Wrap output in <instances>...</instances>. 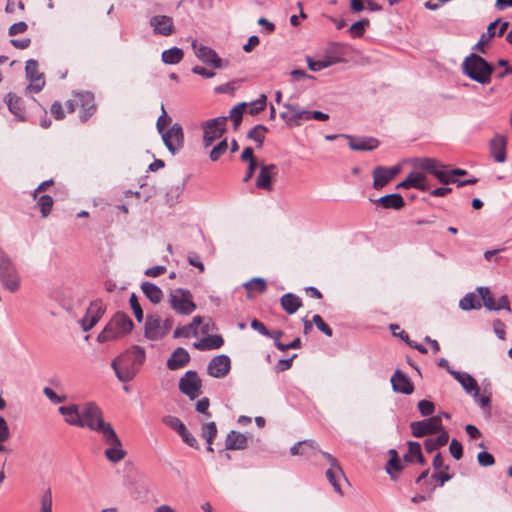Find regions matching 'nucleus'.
Masks as SVG:
<instances>
[{
	"label": "nucleus",
	"instance_id": "nucleus-4",
	"mask_svg": "<svg viewBox=\"0 0 512 512\" xmlns=\"http://www.w3.org/2000/svg\"><path fill=\"white\" fill-rule=\"evenodd\" d=\"M134 327L132 320L123 312H117L106 324L105 328L98 334L97 341L100 343L116 340L129 334Z\"/></svg>",
	"mask_w": 512,
	"mask_h": 512
},
{
	"label": "nucleus",
	"instance_id": "nucleus-28",
	"mask_svg": "<svg viewBox=\"0 0 512 512\" xmlns=\"http://www.w3.org/2000/svg\"><path fill=\"white\" fill-rule=\"evenodd\" d=\"M58 411L68 424L81 427L82 406L75 404L60 406Z\"/></svg>",
	"mask_w": 512,
	"mask_h": 512
},
{
	"label": "nucleus",
	"instance_id": "nucleus-37",
	"mask_svg": "<svg viewBox=\"0 0 512 512\" xmlns=\"http://www.w3.org/2000/svg\"><path fill=\"white\" fill-rule=\"evenodd\" d=\"M439 432L440 434L436 438H429L425 440L424 446L428 453H432L433 451L447 444L449 440L448 432L443 429Z\"/></svg>",
	"mask_w": 512,
	"mask_h": 512
},
{
	"label": "nucleus",
	"instance_id": "nucleus-38",
	"mask_svg": "<svg viewBox=\"0 0 512 512\" xmlns=\"http://www.w3.org/2000/svg\"><path fill=\"white\" fill-rule=\"evenodd\" d=\"M406 184L408 189L415 188L421 191H426L428 189L426 185V177L421 172H411L406 178Z\"/></svg>",
	"mask_w": 512,
	"mask_h": 512
},
{
	"label": "nucleus",
	"instance_id": "nucleus-61",
	"mask_svg": "<svg viewBox=\"0 0 512 512\" xmlns=\"http://www.w3.org/2000/svg\"><path fill=\"white\" fill-rule=\"evenodd\" d=\"M478 463L481 466H491L495 463V459L492 454L486 451H482L477 455Z\"/></svg>",
	"mask_w": 512,
	"mask_h": 512
},
{
	"label": "nucleus",
	"instance_id": "nucleus-53",
	"mask_svg": "<svg viewBox=\"0 0 512 512\" xmlns=\"http://www.w3.org/2000/svg\"><path fill=\"white\" fill-rule=\"evenodd\" d=\"M418 410L421 413L422 416L428 417L432 416L435 410L434 403L429 400H420L418 402Z\"/></svg>",
	"mask_w": 512,
	"mask_h": 512
},
{
	"label": "nucleus",
	"instance_id": "nucleus-23",
	"mask_svg": "<svg viewBox=\"0 0 512 512\" xmlns=\"http://www.w3.org/2000/svg\"><path fill=\"white\" fill-rule=\"evenodd\" d=\"M391 385L395 392L410 395L414 391V385L407 374L397 369L391 377Z\"/></svg>",
	"mask_w": 512,
	"mask_h": 512
},
{
	"label": "nucleus",
	"instance_id": "nucleus-36",
	"mask_svg": "<svg viewBox=\"0 0 512 512\" xmlns=\"http://www.w3.org/2000/svg\"><path fill=\"white\" fill-rule=\"evenodd\" d=\"M280 117L290 126H300L303 122L311 120V111L300 109L298 112H281Z\"/></svg>",
	"mask_w": 512,
	"mask_h": 512
},
{
	"label": "nucleus",
	"instance_id": "nucleus-14",
	"mask_svg": "<svg viewBox=\"0 0 512 512\" xmlns=\"http://www.w3.org/2000/svg\"><path fill=\"white\" fill-rule=\"evenodd\" d=\"M106 306L102 300H94L90 303L84 317L81 319V327L83 331L91 330L98 321L103 317Z\"/></svg>",
	"mask_w": 512,
	"mask_h": 512
},
{
	"label": "nucleus",
	"instance_id": "nucleus-11",
	"mask_svg": "<svg viewBox=\"0 0 512 512\" xmlns=\"http://www.w3.org/2000/svg\"><path fill=\"white\" fill-rule=\"evenodd\" d=\"M162 140L168 151L175 155L184 147V132L179 123H174L169 129L161 133Z\"/></svg>",
	"mask_w": 512,
	"mask_h": 512
},
{
	"label": "nucleus",
	"instance_id": "nucleus-34",
	"mask_svg": "<svg viewBox=\"0 0 512 512\" xmlns=\"http://www.w3.org/2000/svg\"><path fill=\"white\" fill-rule=\"evenodd\" d=\"M224 340L221 335H208L193 343L194 348L200 351L215 350L223 346Z\"/></svg>",
	"mask_w": 512,
	"mask_h": 512
},
{
	"label": "nucleus",
	"instance_id": "nucleus-9",
	"mask_svg": "<svg viewBox=\"0 0 512 512\" xmlns=\"http://www.w3.org/2000/svg\"><path fill=\"white\" fill-rule=\"evenodd\" d=\"M171 308L178 314L189 315L196 309L189 290H172L169 296Z\"/></svg>",
	"mask_w": 512,
	"mask_h": 512
},
{
	"label": "nucleus",
	"instance_id": "nucleus-46",
	"mask_svg": "<svg viewBox=\"0 0 512 512\" xmlns=\"http://www.w3.org/2000/svg\"><path fill=\"white\" fill-rule=\"evenodd\" d=\"M369 20L368 19H361L351 25L349 28V32L352 37L359 38L363 36V34L366 31V28L369 27Z\"/></svg>",
	"mask_w": 512,
	"mask_h": 512
},
{
	"label": "nucleus",
	"instance_id": "nucleus-35",
	"mask_svg": "<svg viewBox=\"0 0 512 512\" xmlns=\"http://www.w3.org/2000/svg\"><path fill=\"white\" fill-rule=\"evenodd\" d=\"M202 323L201 316H194L192 321L184 326L177 327L174 330V338H190L198 334V328Z\"/></svg>",
	"mask_w": 512,
	"mask_h": 512
},
{
	"label": "nucleus",
	"instance_id": "nucleus-58",
	"mask_svg": "<svg viewBox=\"0 0 512 512\" xmlns=\"http://www.w3.org/2000/svg\"><path fill=\"white\" fill-rule=\"evenodd\" d=\"M178 434L181 436L183 442L188 446L195 449L199 448L196 438L187 430L186 426Z\"/></svg>",
	"mask_w": 512,
	"mask_h": 512
},
{
	"label": "nucleus",
	"instance_id": "nucleus-43",
	"mask_svg": "<svg viewBox=\"0 0 512 512\" xmlns=\"http://www.w3.org/2000/svg\"><path fill=\"white\" fill-rule=\"evenodd\" d=\"M390 459L386 464V472L390 475L391 479H396V475L394 472H400L402 470V465L400 463L398 453L395 449L389 450Z\"/></svg>",
	"mask_w": 512,
	"mask_h": 512
},
{
	"label": "nucleus",
	"instance_id": "nucleus-8",
	"mask_svg": "<svg viewBox=\"0 0 512 512\" xmlns=\"http://www.w3.org/2000/svg\"><path fill=\"white\" fill-rule=\"evenodd\" d=\"M0 280L6 288H17L20 282V276L13 262L0 247Z\"/></svg>",
	"mask_w": 512,
	"mask_h": 512
},
{
	"label": "nucleus",
	"instance_id": "nucleus-27",
	"mask_svg": "<svg viewBox=\"0 0 512 512\" xmlns=\"http://www.w3.org/2000/svg\"><path fill=\"white\" fill-rule=\"evenodd\" d=\"M5 103L8 106L9 111L19 121L26 120V111L23 105V100L14 93H8L5 97Z\"/></svg>",
	"mask_w": 512,
	"mask_h": 512
},
{
	"label": "nucleus",
	"instance_id": "nucleus-49",
	"mask_svg": "<svg viewBox=\"0 0 512 512\" xmlns=\"http://www.w3.org/2000/svg\"><path fill=\"white\" fill-rule=\"evenodd\" d=\"M228 143L227 139L221 140L210 152V159L212 161H217L219 158L227 151Z\"/></svg>",
	"mask_w": 512,
	"mask_h": 512
},
{
	"label": "nucleus",
	"instance_id": "nucleus-16",
	"mask_svg": "<svg viewBox=\"0 0 512 512\" xmlns=\"http://www.w3.org/2000/svg\"><path fill=\"white\" fill-rule=\"evenodd\" d=\"M417 168L427 171L434 175L442 184H449L450 177L446 171V166L439 163L434 158H420L417 162Z\"/></svg>",
	"mask_w": 512,
	"mask_h": 512
},
{
	"label": "nucleus",
	"instance_id": "nucleus-31",
	"mask_svg": "<svg viewBox=\"0 0 512 512\" xmlns=\"http://www.w3.org/2000/svg\"><path fill=\"white\" fill-rule=\"evenodd\" d=\"M454 378L462 385L467 393H472L474 397L479 396V386L477 381L468 373L451 371Z\"/></svg>",
	"mask_w": 512,
	"mask_h": 512
},
{
	"label": "nucleus",
	"instance_id": "nucleus-24",
	"mask_svg": "<svg viewBox=\"0 0 512 512\" xmlns=\"http://www.w3.org/2000/svg\"><path fill=\"white\" fill-rule=\"evenodd\" d=\"M508 139L506 136L496 134L490 141V153L498 163L506 161V147Z\"/></svg>",
	"mask_w": 512,
	"mask_h": 512
},
{
	"label": "nucleus",
	"instance_id": "nucleus-41",
	"mask_svg": "<svg viewBox=\"0 0 512 512\" xmlns=\"http://www.w3.org/2000/svg\"><path fill=\"white\" fill-rule=\"evenodd\" d=\"M184 57L183 50L178 47H172L162 52V61L165 64L174 65L182 61Z\"/></svg>",
	"mask_w": 512,
	"mask_h": 512
},
{
	"label": "nucleus",
	"instance_id": "nucleus-47",
	"mask_svg": "<svg viewBox=\"0 0 512 512\" xmlns=\"http://www.w3.org/2000/svg\"><path fill=\"white\" fill-rule=\"evenodd\" d=\"M408 452L404 455L403 459L407 463H413L417 455H419L421 450V445L419 442L409 441L408 443Z\"/></svg>",
	"mask_w": 512,
	"mask_h": 512
},
{
	"label": "nucleus",
	"instance_id": "nucleus-19",
	"mask_svg": "<svg viewBox=\"0 0 512 512\" xmlns=\"http://www.w3.org/2000/svg\"><path fill=\"white\" fill-rule=\"evenodd\" d=\"M25 72L27 78L30 80L27 89L35 93L40 92L45 86V80L43 74L38 70V62L34 59H29L26 62Z\"/></svg>",
	"mask_w": 512,
	"mask_h": 512
},
{
	"label": "nucleus",
	"instance_id": "nucleus-62",
	"mask_svg": "<svg viewBox=\"0 0 512 512\" xmlns=\"http://www.w3.org/2000/svg\"><path fill=\"white\" fill-rule=\"evenodd\" d=\"M43 393L52 403L55 404L62 403L66 400L65 395L59 396L49 387H44Z\"/></svg>",
	"mask_w": 512,
	"mask_h": 512
},
{
	"label": "nucleus",
	"instance_id": "nucleus-15",
	"mask_svg": "<svg viewBox=\"0 0 512 512\" xmlns=\"http://www.w3.org/2000/svg\"><path fill=\"white\" fill-rule=\"evenodd\" d=\"M321 455L327 459L330 464V468L326 471V478L329 483L333 486L336 493L343 495L339 481L341 479L348 481L341 466L335 457L328 452H321Z\"/></svg>",
	"mask_w": 512,
	"mask_h": 512
},
{
	"label": "nucleus",
	"instance_id": "nucleus-25",
	"mask_svg": "<svg viewBox=\"0 0 512 512\" xmlns=\"http://www.w3.org/2000/svg\"><path fill=\"white\" fill-rule=\"evenodd\" d=\"M321 452L317 442L311 439L299 441L290 448L291 455H301L307 458L313 457L318 453L321 454Z\"/></svg>",
	"mask_w": 512,
	"mask_h": 512
},
{
	"label": "nucleus",
	"instance_id": "nucleus-54",
	"mask_svg": "<svg viewBox=\"0 0 512 512\" xmlns=\"http://www.w3.org/2000/svg\"><path fill=\"white\" fill-rule=\"evenodd\" d=\"M10 437V431L4 417L0 416V452L5 450L3 443Z\"/></svg>",
	"mask_w": 512,
	"mask_h": 512
},
{
	"label": "nucleus",
	"instance_id": "nucleus-40",
	"mask_svg": "<svg viewBox=\"0 0 512 512\" xmlns=\"http://www.w3.org/2000/svg\"><path fill=\"white\" fill-rule=\"evenodd\" d=\"M217 426L215 422L204 423L201 427V436L207 442V451L213 452V439L217 435Z\"/></svg>",
	"mask_w": 512,
	"mask_h": 512
},
{
	"label": "nucleus",
	"instance_id": "nucleus-18",
	"mask_svg": "<svg viewBox=\"0 0 512 512\" xmlns=\"http://www.w3.org/2000/svg\"><path fill=\"white\" fill-rule=\"evenodd\" d=\"M201 380L195 371H187L179 381L180 391L191 400L199 396Z\"/></svg>",
	"mask_w": 512,
	"mask_h": 512
},
{
	"label": "nucleus",
	"instance_id": "nucleus-26",
	"mask_svg": "<svg viewBox=\"0 0 512 512\" xmlns=\"http://www.w3.org/2000/svg\"><path fill=\"white\" fill-rule=\"evenodd\" d=\"M322 59L330 67L335 64H339L345 61V48L340 43L331 44L325 51Z\"/></svg>",
	"mask_w": 512,
	"mask_h": 512
},
{
	"label": "nucleus",
	"instance_id": "nucleus-13",
	"mask_svg": "<svg viewBox=\"0 0 512 512\" xmlns=\"http://www.w3.org/2000/svg\"><path fill=\"white\" fill-rule=\"evenodd\" d=\"M192 48L196 57L205 64L211 65L217 69L228 65V62H225V64L223 63V60L218 56L214 49L198 43L197 40L192 42Z\"/></svg>",
	"mask_w": 512,
	"mask_h": 512
},
{
	"label": "nucleus",
	"instance_id": "nucleus-51",
	"mask_svg": "<svg viewBox=\"0 0 512 512\" xmlns=\"http://www.w3.org/2000/svg\"><path fill=\"white\" fill-rule=\"evenodd\" d=\"M266 96L262 94L257 100L253 101L249 105V113L251 115H256L260 112H262L266 107Z\"/></svg>",
	"mask_w": 512,
	"mask_h": 512
},
{
	"label": "nucleus",
	"instance_id": "nucleus-32",
	"mask_svg": "<svg viewBox=\"0 0 512 512\" xmlns=\"http://www.w3.org/2000/svg\"><path fill=\"white\" fill-rule=\"evenodd\" d=\"M189 361L190 355L188 351L182 347H178L167 360V367L170 370H178L183 368Z\"/></svg>",
	"mask_w": 512,
	"mask_h": 512
},
{
	"label": "nucleus",
	"instance_id": "nucleus-39",
	"mask_svg": "<svg viewBox=\"0 0 512 512\" xmlns=\"http://www.w3.org/2000/svg\"><path fill=\"white\" fill-rule=\"evenodd\" d=\"M281 305L288 314H294L301 306V300L297 295L287 293L281 297Z\"/></svg>",
	"mask_w": 512,
	"mask_h": 512
},
{
	"label": "nucleus",
	"instance_id": "nucleus-17",
	"mask_svg": "<svg viewBox=\"0 0 512 512\" xmlns=\"http://www.w3.org/2000/svg\"><path fill=\"white\" fill-rule=\"evenodd\" d=\"M401 171L399 165L393 167L377 166L372 171L373 188L380 190L390 183Z\"/></svg>",
	"mask_w": 512,
	"mask_h": 512
},
{
	"label": "nucleus",
	"instance_id": "nucleus-5",
	"mask_svg": "<svg viewBox=\"0 0 512 512\" xmlns=\"http://www.w3.org/2000/svg\"><path fill=\"white\" fill-rule=\"evenodd\" d=\"M463 70L472 80L486 85L491 82L494 67L477 54H470L463 62Z\"/></svg>",
	"mask_w": 512,
	"mask_h": 512
},
{
	"label": "nucleus",
	"instance_id": "nucleus-64",
	"mask_svg": "<svg viewBox=\"0 0 512 512\" xmlns=\"http://www.w3.org/2000/svg\"><path fill=\"white\" fill-rule=\"evenodd\" d=\"M209 405H210V402H209V399L207 397H204V398H201L200 400L197 401L196 403V410L201 413V414H204L206 415L207 417H210L211 414L209 413L208 409H209Z\"/></svg>",
	"mask_w": 512,
	"mask_h": 512
},
{
	"label": "nucleus",
	"instance_id": "nucleus-44",
	"mask_svg": "<svg viewBox=\"0 0 512 512\" xmlns=\"http://www.w3.org/2000/svg\"><path fill=\"white\" fill-rule=\"evenodd\" d=\"M267 132V128L264 125H256L254 126L247 134V137L255 142H257L258 147H262L265 135Z\"/></svg>",
	"mask_w": 512,
	"mask_h": 512
},
{
	"label": "nucleus",
	"instance_id": "nucleus-1",
	"mask_svg": "<svg viewBox=\"0 0 512 512\" xmlns=\"http://www.w3.org/2000/svg\"><path fill=\"white\" fill-rule=\"evenodd\" d=\"M81 427L88 428L99 434L103 442L108 446L104 455L108 461L118 463L126 456L121 440L113 426L104 420L102 410L94 403L87 402L82 405Z\"/></svg>",
	"mask_w": 512,
	"mask_h": 512
},
{
	"label": "nucleus",
	"instance_id": "nucleus-55",
	"mask_svg": "<svg viewBox=\"0 0 512 512\" xmlns=\"http://www.w3.org/2000/svg\"><path fill=\"white\" fill-rule=\"evenodd\" d=\"M162 114L157 119L156 127L158 132L161 134L165 130V128L170 124L171 118L167 115L164 105H161Z\"/></svg>",
	"mask_w": 512,
	"mask_h": 512
},
{
	"label": "nucleus",
	"instance_id": "nucleus-21",
	"mask_svg": "<svg viewBox=\"0 0 512 512\" xmlns=\"http://www.w3.org/2000/svg\"><path fill=\"white\" fill-rule=\"evenodd\" d=\"M154 34L161 36H170L174 33V21L172 17L167 15H155L149 21Z\"/></svg>",
	"mask_w": 512,
	"mask_h": 512
},
{
	"label": "nucleus",
	"instance_id": "nucleus-7",
	"mask_svg": "<svg viewBox=\"0 0 512 512\" xmlns=\"http://www.w3.org/2000/svg\"><path fill=\"white\" fill-rule=\"evenodd\" d=\"M173 319L161 320L158 315H148L144 326V336L150 341H160L173 327Z\"/></svg>",
	"mask_w": 512,
	"mask_h": 512
},
{
	"label": "nucleus",
	"instance_id": "nucleus-20",
	"mask_svg": "<svg viewBox=\"0 0 512 512\" xmlns=\"http://www.w3.org/2000/svg\"><path fill=\"white\" fill-rule=\"evenodd\" d=\"M231 369V361L227 355L221 354L213 357L207 367V372L214 378L225 377Z\"/></svg>",
	"mask_w": 512,
	"mask_h": 512
},
{
	"label": "nucleus",
	"instance_id": "nucleus-42",
	"mask_svg": "<svg viewBox=\"0 0 512 512\" xmlns=\"http://www.w3.org/2000/svg\"><path fill=\"white\" fill-rule=\"evenodd\" d=\"M499 22H500V20L498 19L489 24V26L487 28V32H485L481 35L479 41L473 47L474 50L485 53L484 45L487 44L491 40V38L495 36V34H496L495 28Z\"/></svg>",
	"mask_w": 512,
	"mask_h": 512
},
{
	"label": "nucleus",
	"instance_id": "nucleus-50",
	"mask_svg": "<svg viewBox=\"0 0 512 512\" xmlns=\"http://www.w3.org/2000/svg\"><path fill=\"white\" fill-rule=\"evenodd\" d=\"M162 421L165 425L177 431V433H179L185 427L184 423L176 416H165L163 417Z\"/></svg>",
	"mask_w": 512,
	"mask_h": 512
},
{
	"label": "nucleus",
	"instance_id": "nucleus-60",
	"mask_svg": "<svg viewBox=\"0 0 512 512\" xmlns=\"http://www.w3.org/2000/svg\"><path fill=\"white\" fill-rule=\"evenodd\" d=\"M306 62L309 67V69L313 72L320 71L322 69L328 68L325 61L321 58L319 60H314L312 57L307 56Z\"/></svg>",
	"mask_w": 512,
	"mask_h": 512
},
{
	"label": "nucleus",
	"instance_id": "nucleus-2",
	"mask_svg": "<svg viewBox=\"0 0 512 512\" xmlns=\"http://www.w3.org/2000/svg\"><path fill=\"white\" fill-rule=\"evenodd\" d=\"M146 360L145 349L133 345L111 362L116 377L121 382H129L139 373Z\"/></svg>",
	"mask_w": 512,
	"mask_h": 512
},
{
	"label": "nucleus",
	"instance_id": "nucleus-45",
	"mask_svg": "<svg viewBox=\"0 0 512 512\" xmlns=\"http://www.w3.org/2000/svg\"><path fill=\"white\" fill-rule=\"evenodd\" d=\"M53 198L49 195H42L37 200V207L39 208L43 218L47 217L53 207Z\"/></svg>",
	"mask_w": 512,
	"mask_h": 512
},
{
	"label": "nucleus",
	"instance_id": "nucleus-22",
	"mask_svg": "<svg viewBox=\"0 0 512 512\" xmlns=\"http://www.w3.org/2000/svg\"><path fill=\"white\" fill-rule=\"evenodd\" d=\"M278 167L275 164L261 165L256 179V187L265 191H272V178L277 175Z\"/></svg>",
	"mask_w": 512,
	"mask_h": 512
},
{
	"label": "nucleus",
	"instance_id": "nucleus-56",
	"mask_svg": "<svg viewBox=\"0 0 512 512\" xmlns=\"http://www.w3.org/2000/svg\"><path fill=\"white\" fill-rule=\"evenodd\" d=\"M130 305L133 310L134 316L138 322H141L143 320V310L141 308V305L136 297V295L133 293L130 296Z\"/></svg>",
	"mask_w": 512,
	"mask_h": 512
},
{
	"label": "nucleus",
	"instance_id": "nucleus-52",
	"mask_svg": "<svg viewBox=\"0 0 512 512\" xmlns=\"http://www.w3.org/2000/svg\"><path fill=\"white\" fill-rule=\"evenodd\" d=\"M41 512H52V492L47 489L41 496L40 499Z\"/></svg>",
	"mask_w": 512,
	"mask_h": 512
},
{
	"label": "nucleus",
	"instance_id": "nucleus-33",
	"mask_svg": "<svg viewBox=\"0 0 512 512\" xmlns=\"http://www.w3.org/2000/svg\"><path fill=\"white\" fill-rule=\"evenodd\" d=\"M248 446V437L237 431H230L225 440L226 450H243Z\"/></svg>",
	"mask_w": 512,
	"mask_h": 512
},
{
	"label": "nucleus",
	"instance_id": "nucleus-6",
	"mask_svg": "<svg viewBox=\"0 0 512 512\" xmlns=\"http://www.w3.org/2000/svg\"><path fill=\"white\" fill-rule=\"evenodd\" d=\"M66 106L69 113L79 109V117L82 122H86L96 111L94 95L87 91L74 93L73 98L66 102Z\"/></svg>",
	"mask_w": 512,
	"mask_h": 512
},
{
	"label": "nucleus",
	"instance_id": "nucleus-48",
	"mask_svg": "<svg viewBox=\"0 0 512 512\" xmlns=\"http://www.w3.org/2000/svg\"><path fill=\"white\" fill-rule=\"evenodd\" d=\"M246 103H240L234 106L230 111V119L233 121L234 128L237 129L241 123Z\"/></svg>",
	"mask_w": 512,
	"mask_h": 512
},
{
	"label": "nucleus",
	"instance_id": "nucleus-29",
	"mask_svg": "<svg viewBox=\"0 0 512 512\" xmlns=\"http://www.w3.org/2000/svg\"><path fill=\"white\" fill-rule=\"evenodd\" d=\"M349 139V147L355 151H371L379 146V141L373 137L354 138L345 135Z\"/></svg>",
	"mask_w": 512,
	"mask_h": 512
},
{
	"label": "nucleus",
	"instance_id": "nucleus-3",
	"mask_svg": "<svg viewBox=\"0 0 512 512\" xmlns=\"http://www.w3.org/2000/svg\"><path fill=\"white\" fill-rule=\"evenodd\" d=\"M482 305L488 310H511L507 296L502 295L498 301H495L491 290H475L469 292L459 301V307L465 311L480 309Z\"/></svg>",
	"mask_w": 512,
	"mask_h": 512
},
{
	"label": "nucleus",
	"instance_id": "nucleus-10",
	"mask_svg": "<svg viewBox=\"0 0 512 512\" xmlns=\"http://www.w3.org/2000/svg\"><path fill=\"white\" fill-rule=\"evenodd\" d=\"M227 117L221 116L205 121L202 124L203 143L205 147L220 139L226 131Z\"/></svg>",
	"mask_w": 512,
	"mask_h": 512
},
{
	"label": "nucleus",
	"instance_id": "nucleus-59",
	"mask_svg": "<svg viewBox=\"0 0 512 512\" xmlns=\"http://www.w3.org/2000/svg\"><path fill=\"white\" fill-rule=\"evenodd\" d=\"M449 452L453 458L459 460L463 456L462 444L458 440L452 439L449 446Z\"/></svg>",
	"mask_w": 512,
	"mask_h": 512
},
{
	"label": "nucleus",
	"instance_id": "nucleus-63",
	"mask_svg": "<svg viewBox=\"0 0 512 512\" xmlns=\"http://www.w3.org/2000/svg\"><path fill=\"white\" fill-rule=\"evenodd\" d=\"M51 114L56 120H62L65 117V112L62 104L59 101H54L51 105Z\"/></svg>",
	"mask_w": 512,
	"mask_h": 512
},
{
	"label": "nucleus",
	"instance_id": "nucleus-57",
	"mask_svg": "<svg viewBox=\"0 0 512 512\" xmlns=\"http://www.w3.org/2000/svg\"><path fill=\"white\" fill-rule=\"evenodd\" d=\"M313 322L316 325V327L323 332L326 336L331 337L332 336V329L329 327L328 324L325 323L323 318L316 314L313 316Z\"/></svg>",
	"mask_w": 512,
	"mask_h": 512
},
{
	"label": "nucleus",
	"instance_id": "nucleus-30",
	"mask_svg": "<svg viewBox=\"0 0 512 512\" xmlns=\"http://www.w3.org/2000/svg\"><path fill=\"white\" fill-rule=\"evenodd\" d=\"M373 202L384 209L400 210L405 206L403 197L398 193L382 196Z\"/></svg>",
	"mask_w": 512,
	"mask_h": 512
},
{
	"label": "nucleus",
	"instance_id": "nucleus-12",
	"mask_svg": "<svg viewBox=\"0 0 512 512\" xmlns=\"http://www.w3.org/2000/svg\"><path fill=\"white\" fill-rule=\"evenodd\" d=\"M442 428V421L439 415L410 423L412 435L417 438L435 434L441 431Z\"/></svg>",
	"mask_w": 512,
	"mask_h": 512
}]
</instances>
